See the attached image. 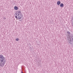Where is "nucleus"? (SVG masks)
I'll list each match as a JSON object with an SVG mask.
<instances>
[{
    "instance_id": "obj_6",
    "label": "nucleus",
    "mask_w": 73,
    "mask_h": 73,
    "mask_svg": "<svg viewBox=\"0 0 73 73\" xmlns=\"http://www.w3.org/2000/svg\"><path fill=\"white\" fill-rule=\"evenodd\" d=\"M60 6V7H64V4L63 3H61Z\"/></svg>"
},
{
    "instance_id": "obj_10",
    "label": "nucleus",
    "mask_w": 73,
    "mask_h": 73,
    "mask_svg": "<svg viewBox=\"0 0 73 73\" xmlns=\"http://www.w3.org/2000/svg\"><path fill=\"white\" fill-rule=\"evenodd\" d=\"M5 19H6V18H5Z\"/></svg>"
},
{
    "instance_id": "obj_5",
    "label": "nucleus",
    "mask_w": 73,
    "mask_h": 73,
    "mask_svg": "<svg viewBox=\"0 0 73 73\" xmlns=\"http://www.w3.org/2000/svg\"><path fill=\"white\" fill-rule=\"evenodd\" d=\"M14 9L15 10H17L18 9V7L17 6H15L14 7Z\"/></svg>"
},
{
    "instance_id": "obj_7",
    "label": "nucleus",
    "mask_w": 73,
    "mask_h": 73,
    "mask_svg": "<svg viewBox=\"0 0 73 73\" xmlns=\"http://www.w3.org/2000/svg\"><path fill=\"white\" fill-rule=\"evenodd\" d=\"M17 12H18V13L19 14H20V13H21V12H20V11H19L18 12V11H17Z\"/></svg>"
},
{
    "instance_id": "obj_4",
    "label": "nucleus",
    "mask_w": 73,
    "mask_h": 73,
    "mask_svg": "<svg viewBox=\"0 0 73 73\" xmlns=\"http://www.w3.org/2000/svg\"><path fill=\"white\" fill-rule=\"evenodd\" d=\"M61 4V2L60 1H58L57 2V4L58 5H59Z\"/></svg>"
},
{
    "instance_id": "obj_8",
    "label": "nucleus",
    "mask_w": 73,
    "mask_h": 73,
    "mask_svg": "<svg viewBox=\"0 0 73 73\" xmlns=\"http://www.w3.org/2000/svg\"><path fill=\"white\" fill-rule=\"evenodd\" d=\"M19 38H17L16 39V41H19Z\"/></svg>"
},
{
    "instance_id": "obj_9",
    "label": "nucleus",
    "mask_w": 73,
    "mask_h": 73,
    "mask_svg": "<svg viewBox=\"0 0 73 73\" xmlns=\"http://www.w3.org/2000/svg\"><path fill=\"white\" fill-rule=\"evenodd\" d=\"M21 73H23V72H22V71H21Z\"/></svg>"
},
{
    "instance_id": "obj_1",
    "label": "nucleus",
    "mask_w": 73,
    "mask_h": 73,
    "mask_svg": "<svg viewBox=\"0 0 73 73\" xmlns=\"http://www.w3.org/2000/svg\"><path fill=\"white\" fill-rule=\"evenodd\" d=\"M6 60L5 58L2 54L0 55V66H4V64L5 63Z\"/></svg>"
},
{
    "instance_id": "obj_2",
    "label": "nucleus",
    "mask_w": 73,
    "mask_h": 73,
    "mask_svg": "<svg viewBox=\"0 0 73 73\" xmlns=\"http://www.w3.org/2000/svg\"><path fill=\"white\" fill-rule=\"evenodd\" d=\"M17 16H15V18H16V20H20V19H21L22 18V16L21 15V14H19L17 13V12H16V13H15Z\"/></svg>"
},
{
    "instance_id": "obj_3",
    "label": "nucleus",
    "mask_w": 73,
    "mask_h": 73,
    "mask_svg": "<svg viewBox=\"0 0 73 73\" xmlns=\"http://www.w3.org/2000/svg\"><path fill=\"white\" fill-rule=\"evenodd\" d=\"M67 33H68V36H69L68 37L69 38L70 37V36H71L70 35H71V33H70V32H69V31H67Z\"/></svg>"
}]
</instances>
